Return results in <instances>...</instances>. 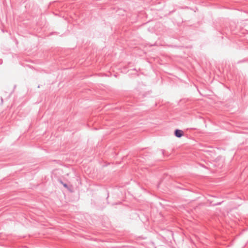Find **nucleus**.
Listing matches in <instances>:
<instances>
[{
    "label": "nucleus",
    "instance_id": "2",
    "mask_svg": "<svg viewBox=\"0 0 248 248\" xmlns=\"http://www.w3.org/2000/svg\"><path fill=\"white\" fill-rule=\"evenodd\" d=\"M61 184L63 185V186L66 188H67L70 192H72L73 191L71 190L68 187V186L66 184L63 183L62 182H61Z\"/></svg>",
    "mask_w": 248,
    "mask_h": 248
},
{
    "label": "nucleus",
    "instance_id": "1",
    "mask_svg": "<svg viewBox=\"0 0 248 248\" xmlns=\"http://www.w3.org/2000/svg\"><path fill=\"white\" fill-rule=\"evenodd\" d=\"M174 134L176 137L181 138L184 136V132L179 129H176L174 132Z\"/></svg>",
    "mask_w": 248,
    "mask_h": 248
}]
</instances>
